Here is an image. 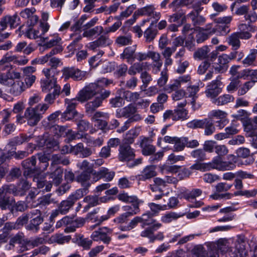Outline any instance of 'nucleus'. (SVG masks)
Returning <instances> with one entry per match:
<instances>
[{"label":"nucleus","instance_id":"obj_41","mask_svg":"<svg viewBox=\"0 0 257 257\" xmlns=\"http://www.w3.org/2000/svg\"><path fill=\"white\" fill-rule=\"evenodd\" d=\"M71 239L70 235H64L61 233H56L53 235L50 240L52 242H57L58 244H62L65 243H68Z\"/></svg>","mask_w":257,"mask_h":257},{"label":"nucleus","instance_id":"obj_32","mask_svg":"<svg viewBox=\"0 0 257 257\" xmlns=\"http://www.w3.org/2000/svg\"><path fill=\"white\" fill-rule=\"evenodd\" d=\"M154 22H152L150 26L144 32V36L145 38L146 42L150 43L154 40L157 35L158 31L156 29H153V27L155 24Z\"/></svg>","mask_w":257,"mask_h":257},{"label":"nucleus","instance_id":"obj_55","mask_svg":"<svg viewBox=\"0 0 257 257\" xmlns=\"http://www.w3.org/2000/svg\"><path fill=\"white\" fill-rule=\"evenodd\" d=\"M62 176L63 170L61 168H57L55 171L50 175L54 183L57 186L61 183L62 180Z\"/></svg>","mask_w":257,"mask_h":257},{"label":"nucleus","instance_id":"obj_9","mask_svg":"<svg viewBox=\"0 0 257 257\" xmlns=\"http://www.w3.org/2000/svg\"><path fill=\"white\" fill-rule=\"evenodd\" d=\"M112 232V229L107 227H102L93 231L91 235V238L94 241H102L104 243L108 244L111 240L109 235Z\"/></svg>","mask_w":257,"mask_h":257},{"label":"nucleus","instance_id":"obj_21","mask_svg":"<svg viewBox=\"0 0 257 257\" xmlns=\"http://www.w3.org/2000/svg\"><path fill=\"white\" fill-rule=\"evenodd\" d=\"M70 221L69 225L64 229L66 233H70L74 232L76 228L81 227L84 225L85 220L82 217H77L75 219L69 217Z\"/></svg>","mask_w":257,"mask_h":257},{"label":"nucleus","instance_id":"obj_4","mask_svg":"<svg viewBox=\"0 0 257 257\" xmlns=\"http://www.w3.org/2000/svg\"><path fill=\"white\" fill-rule=\"evenodd\" d=\"M28 62V59L25 57L14 55L11 52H7L0 60V71H4L8 64L11 63L19 65H24ZM6 72H0V73H6Z\"/></svg>","mask_w":257,"mask_h":257},{"label":"nucleus","instance_id":"obj_37","mask_svg":"<svg viewBox=\"0 0 257 257\" xmlns=\"http://www.w3.org/2000/svg\"><path fill=\"white\" fill-rule=\"evenodd\" d=\"M97 212V209H95L93 211L88 213L87 215L88 218L92 220L93 222H95L96 225L100 224L103 221L107 220L110 217V216L107 213L106 214L101 216H95L94 215L96 214Z\"/></svg>","mask_w":257,"mask_h":257},{"label":"nucleus","instance_id":"obj_61","mask_svg":"<svg viewBox=\"0 0 257 257\" xmlns=\"http://www.w3.org/2000/svg\"><path fill=\"white\" fill-rule=\"evenodd\" d=\"M123 97L127 101L135 102L140 97V93L138 92H131L125 91L123 92Z\"/></svg>","mask_w":257,"mask_h":257},{"label":"nucleus","instance_id":"obj_18","mask_svg":"<svg viewBox=\"0 0 257 257\" xmlns=\"http://www.w3.org/2000/svg\"><path fill=\"white\" fill-rule=\"evenodd\" d=\"M24 117L27 121L28 124L32 126L37 125L41 119L40 115L33 107H28L26 109Z\"/></svg>","mask_w":257,"mask_h":257},{"label":"nucleus","instance_id":"obj_38","mask_svg":"<svg viewBox=\"0 0 257 257\" xmlns=\"http://www.w3.org/2000/svg\"><path fill=\"white\" fill-rule=\"evenodd\" d=\"M135 51L136 47L135 46L126 47L121 55V57L123 59H127L128 62L132 63L135 61L134 53Z\"/></svg>","mask_w":257,"mask_h":257},{"label":"nucleus","instance_id":"obj_5","mask_svg":"<svg viewBox=\"0 0 257 257\" xmlns=\"http://www.w3.org/2000/svg\"><path fill=\"white\" fill-rule=\"evenodd\" d=\"M137 112V108L132 104H129L123 108L117 109L115 116L117 118H128V119H131L132 122L139 121L142 120L143 117Z\"/></svg>","mask_w":257,"mask_h":257},{"label":"nucleus","instance_id":"obj_11","mask_svg":"<svg viewBox=\"0 0 257 257\" xmlns=\"http://www.w3.org/2000/svg\"><path fill=\"white\" fill-rule=\"evenodd\" d=\"M78 101L76 97L75 98L69 99H65V102L66 105V110L62 114V118L65 120L71 119L75 117L77 112L75 107L77 105Z\"/></svg>","mask_w":257,"mask_h":257},{"label":"nucleus","instance_id":"obj_29","mask_svg":"<svg viewBox=\"0 0 257 257\" xmlns=\"http://www.w3.org/2000/svg\"><path fill=\"white\" fill-rule=\"evenodd\" d=\"M50 37L52 38L50 40H48V37L43 38V41L45 42L44 47L46 48H50L55 46H57L56 47L60 46L59 44L61 43L62 39L59 37L58 34L56 33L51 35Z\"/></svg>","mask_w":257,"mask_h":257},{"label":"nucleus","instance_id":"obj_36","mask_svg":"<svg viewBox=\"0 0 257 257\" xmlns=\"http://www.w3.org/2000/svg\"><path fill=\"white\" fill-rule=\"evenodd\" d=\"M84 142L90 147H99L102 145L104 139L102 137L94 138L93 137L87 136L84 138Z\"/></svg>","mask_w":257,"mask_h":257},{"label":"nucleus","instance_id":"obj_2","mask_svg":"<svg viewBox=\"0 0 257 257\" xmlns=\"http://www.w3.org/2000/svg\"><path fill=\"white\" fill-rule=\"evenodd\" d=\"M228 161H223L222 157L216 156L210 161L212 170H217L219 171H224L233 170L235 168V163L237 158L234 155H229L227 156Z\"/></svg>","mask_w":257,"mask_h":257},{"label":"nucleus","instance_id":"obj_40","mask_svg":"<svg viewBox=\"0 0 257 257\" xmlns=\"http://www.w3.org/2000/svg\"><path fill=\"white\" fill-rule=\"evenodd\" d=\"M142 219V218H140V216H136L129 222L127 225H120L119 228L122 231H130L135 228L139 223H141Z\"/></svg>","mask_w":257,"mask_h":257},{"label":"nucleus","instance_id":"obj_12","mask_svg":"<svg viewBox=\"0 0 257 257\" xmlns=\"http://www.w3.org/2000/svg\"><path fill=\"white\" fill-rule=\"evenodd\" d=\"M118 158L119 161L122 162L130 161L135 157L134 149L131 148L130 145L122 144L120 145L118 149Z\"/></svg>","mask_w":257,"mask_h":257},{"label":"nucleus","instance_id":"obj_57","mask_svg":"<svg viewBox=\"0 0 257 257\" xmlns=\"http://www.w3.org/2000/svg\"><path fill=\"white\" fill-rule=\"evenodd\" d=\"M118 199L124 203H132L135 201H137L139 199L136 196L128 195V193L125 192H122L119 193L117 196Z\"/></svg>","mask_w":257,"mask_h":257},{"label":"nucleus","instance_id":"obj_33","mask_svg":"<svg viewBox=\"0 0 257 257\" xmlns=\"http://www.w3.org/2000/svg\"><path fill=\"white\" fill-rule=\"evenodd\" d=\"M234 100L233 96L230 94H223L212 100V103L217 106L224 105Z\"/></svg>","mask_w":257,"mask_h":257},{"label":"nucleus","instance_id":"obj_35","mask_svg":"<svg viewBox=\"0 0 257 257\" xmlns=\"http://www.w3.org/2000/svg\"><path fill=\"white\" fill-rule=\"evenodd\" d=\"M162 226V224L160 223L157 222L154 224V225L148 227L144 230L141 232V236L143 237H147L150 239V241L151 242V239L153 238L154 232Z\"/></svg>","mask_w":257,"mask_h":257},{"label":"nucleus","instance_id":"obj_22","mask_svg":"<svg viewBox=\"0 0 257 257\" xmlns=\"http://www.w3.org/2000/svg\"><path fill=\"white\" fill-rule=\"evenodd\" d=\"M150 58L153 60L152 71L154 73L157 74L160 71L163 65L160 54L156 52L150 51Z\"/></svg>","mask_w":257,"mask_h":257},{"label":"nucleus","instance_id":"obj_43","mask_svg":"<svg viewBox=\"0 0 257 257\" xmlns=\"http://www.w3.org/2000/svg\"><path fill=\"white\" fill-rule=\"evenodd\" d=\"M75 242L80 246H82L85 249H88L92 245V241L91 240L84 238L80 234L76 235Z\"/></svg>","mask_w":257,"mask_h":257},{"label":"nucleus","instance_id":"obj_63","mask_svg":"<svg viewBox=\"0 0 257 257\" xmlns=\"http://www.w3.org/2000/svg\"><path fill=\"white\" fill-rule=\"evenodd\" d=\"M112 83V81L111 80H108L105 78H101L97 79L95 82L93 83H95V84L97 86V88L98 89V91L99 93H103L102 88L104 87H106L108 86L109 84H111Z\"/></svg>","mask_w":257,"mask_h":257},{"label":"nucleus","instance_id":"obj_51","mask_svg":"<svg viewBox=\"0 0 257 257\" xmlns=\"http://www.w3.org/2000/svg\"><path fill=\"white\" fill-rule=\"evenodd\" d=\"M204 135L211 136L215 132V126L214 125L212 120L209 118H206L205 122L204 124Z\"/></svg>","mask_w":257,"mask_h":257},{"label":"nucleus","instance_id":"obj_13","mask_svg":"<svg viewBox=\"0 0 257 257\" xmlns=\"http://www.w3.org/2000/svg\"><path fill=\"white\" fill-rule=\"evenodd\" d=\"M29 216L30 221L26 228L28 230H38L39 225L43 221L40 211L38 209L34 210L29 213Z\"/></svg>","mask_w":257,"mask_h":257},{"label":"nucleus","instance_id":"obj_34","mask_svg":"<svg viewBox=\"0 0 257 257\" xmlns=\"http://www.w3.org/2000/svg\"><path fill=\"white\" fill-rule=\"evenodd\" d=\"M184 215L183 213H176L175 212H170L164 214L161 218V220L164 223H169L173 221L176 220L179 218L182 217Z\"/></svg>","mask_w":257,"mask_h":257},{"label":"nucleus","instance_id":"obj_53","mask_svg":"<svg viewBox=\"0 0 257 257\" xmlns=\"http://www.w3.org/2000/svg\"><path fill=\"white\" fill-rule=\"evenodd\" d=\"M193 257H210L208 251L201 245L195 246L192 250Z\"/></svg>","mask_w":257,"mask_h":257},{"label":"nucleus","instance_id":"obj_64","mask_svg":"<svg viewBox=\"0 0 257 257\" xmlns=\"http://www.w3.org/2000/svg\"><path fill=\"white\" fill-rule=\"evenodd\" d=\"M52 132L57 137H65L67 129L63 126L54 125L51 128Z\"/></svg>","mask_w":257,"mask_h":257},{"label":"nucleus","instance_id":"obj_58","mask_svg":"<svg viewBox=\"0 0 257 257\" xmlns=\"http://www.w3.org/2000/svg\"><path fill=\"white\" fill-rule=\"evenodd\" d=\"M229 32L230 29L228 25L217 24L215 27V29L212 31V33H216L217 35L220 36H225Z\"/></svg>","mask_w":257,"mask_h":257},{"label":"nucleus","instance_id":"obj_60","mask_svg":"<svg viewBox=\"0 0 257 257\" xmlns=\"http://www.w3.org/2000/svg\"><path fill=\"white\" fill-rule=\"evenodd\" d=\"M140 218L143 219L142 221L141 222L143 227L148 225H151L152 226L154 225V224L157 223L155 220L153 219L150 216V213H144L142 216H140Z\"/></svg>","mask_w":257,"mask_h":257},{"label":"nucleus","instance_id":"obj_14","mask_svg":"<svg viewBox=\"0 0 257 257\" xmlns=\"http://www.w3.org/2000/svg\"><path fill=\"white\" fill-rule=\"evenodd\" d=\"M36 11L34 8H25L20 12V15L27 21L28 26H33L39 21V17L36 14Z\"/></svg>","mask_w":257,"mask_h":257},{"label":"nucleus","instance_id":"obj_24","mask_svg":"<svg viewBox=\"0 0 257 257\" xmlns=\"http://www.w3.org/2000/svg\"><path fill=\"white\" fill-rule=\"evenodd\" d=\"M143 201L140 200H138L137 201L132 202V205H127L123 206L122 208L124 213L129 216H134L140 213V205L142 203Z\"/></svg>","mask_w":257,"mask_h":257},{"label":"nucleus","instance_id":"obj_3","mask_svg":"<svg viewBox=\"0 0 257 257\" xmlns=\"http://www.w3.org/2000/svg\"><path fill=\"white\" fill-rule=\"evenodd\" d=\"M95 83H90L83 87L77 93L76 99L80 102H84L100 94Z\"/></svg>","mask_w":257,"mask_h":257},{"label":"nucleus","instance_id":"obj_45","mask_svg":"<svg viewBox=\"0 0 257 257\" xmlns=\"http://www.w3.org/2000/svg\"><path fill=\"white\" fill-rule=\"evenodd\" d=\"M228 113L223 110L220 109H213L210 111L208 114L209 119L212 120L213 119H220L227 117Z\"/></svg>","mask_w":257,"mask_h":257},{"label":"nucleus","instance_id":"obj_31","mask_svg":"<svg viewBox=\"0 0 257 257\" xmlns=\"http://www.w3.org/2000/svg\"><path fill=\"white\" fill-rule=\"evenodd\" d=\"M62 50L63 48L62 46L56 47L52 49L49 53L38 59V63L43 64L48 61L49 62L50 58L52 56L62 52Z\"/></svg>","mask_w":257,"mask_h":257},{"label":"nucleus","instance_id":"obj_52","mask_svg":"<svg viewBox=\"0 0 257 257\" xmlns=\"http://www.w3.org/2000/svg\"><path fill=\"white\" fill-rule=\"evenodd\" d=\"M248 26L245 24H241L238 26L239 32H236L239 39L247 40L251 38V35L247 31H244L248 30Z\"/></svg>","mask_w":257,"mask_h":257},{"label":"nucleus","instance_id":"obj_8","mask_svg":"<svg viewBox=\"0 0 257 257\" xmlns=\"http://www.w3.org/2000/svg\"><path fill=\"white\" fill-rule=\"evenodd\" d=\"M110 94L108 90H104L103 93H100L96 96L93 100L88 102L85 104L86 111L88 113H92L97 108L100 107L102 103V101L105 98L108 97Z\"/></svg>","mask_w":257,"mask_h":257},{"label":"nucleus","instance_id":"obj_28","mask_svg":"<svg viewBox=\"0 0 257 257\" xmlns=\"http://www.w3.org/2000/svg\"><path fill=\"white\" fill-rule=\"evenodd\" d=\"M11 243L18 244V248H19V251L24 252L32 249L30 244L28 240H22V237L21 235H17L12 238Z\"/></svg>","mask_w":257,"mask_h":257},{"label":"nucleus","instance_id":"obj_6","mask_svg":"<svg viewBox=\"0 0 257 257\" xmlns=\"http://www.w3.org/2000/svg\"><path fill=\"white\" fill-rule=\"evenodd\" d=\"M155 8L153 5H148L142 8L138 9L134 14L133 19H130L127 21L128 23L130 24H133L136 20V14L141 16H147L150 17V19H153L154 23H157V21L161 18V14L160 12H156Z\"/></svg>","mask_w":257,"mask_h":257},{"label":"nucleus","instance_id":"obj_44","mask_svg":"<svg viewBox=\"0 0 257 257\" xmlns=\"http://www.w3.org/2000/svg\"><path fill=\"white\" fill-rule=\"evenodd\" d=\"M227 42L233 50H237L240 47V42L237 33H233L229 36Z\"/></svg>","mask_w":257,"mask_h":257},{"label":"nucleus","instance_id":"obj_17","mask_svg":"<svg viewBox=\"0 0 257 257\" xmlns=\"http://www.w3.org/2000/svg\"><path fill=\"white\" fill-rule=\"evenodd\" d=\"M115 173L113 171L104 167L100 168L97 171L93 170V181H97L101 178H104L107 181H110L114 176Z\"/></svg>","mask_w":257,"mask_h":257},{"label":"nucleus","instance_id":"obj_7","mask_svg":"<svg viewBox=\"0 0 257 257\" xmlns=\"http://www.w3.org/2000/svg\"><path fill=\"white\" fill-rule=\"evenodd\" d=\"M63 77L67 80L69 78L74 81H80L86 78L87 72L81 71L75 67H65L62 70Z\"/></svg>","mask_w":257,"mask_h":257},{"label":"nucleus","instance_id":"obj_27","mask_svg":"<svg viewBox=\"0 0 257 257\" xmlns=\"http://www.w3.org/2000/svg\"><path fill=\"white\" fill-rule=\"evenodd\" d=\"M56 87H61L57 83L55 78L51 79H44L41 81V87L43 92L47 93L52 89L55 90Z\"/></svg>","mask_w":257,"mask_h":257},{"label":"nucleus","instance_id":"obj_16","mask_svg":"<svg viewBox=\"0 0 257 257\" xmlns=\"http://www.w3.org/2000/svg\"><path fill=\"white\" fill-rule=\"evenodd\" d=\"M93 170H91L83 171L76 177L77 182L80 183L84 188L88 189L91 184L96 182L93 181Z\"/></svg>","mask_w":257,"mask_h":257},{"label":"nucleus","instance_id":"obj_1","mask_svg":"<svg viewBox=\"0 0 257 257\" xmlns=\"http://www.w3.org/2000/svg\"><path fill=\"white\" fill-rule=\"evenodd\" d=\"M24 82L22 74L16 69L9 70L6 73H0V84L10 88L9 93L15 96L20 95L27 89L32 86L36 77L35 75L24 76Z\"/></svg>","mask_w":257,"mask_h":257},{"label":"nucleus","instance_id":"obj_42","mask_svg":"<svg viewBox=\"0 0 257 257\" xmlns=\"http://www.w3.org/2000/svg\"><path fill=\"white\" fill-rule=\"evenodd\" d=\"M74 203L71 199V198L69 197L66 200L62 201L59 206V211L62 214H66L69 210V209L73 206Z\"/></svg>","mask_w":257,"mask_h":257},{"label":"nucleus","instance_id":"obj_25","mask_svg":"<svg viewBox=\"0 0 257 257\" xmlns=\"http://www.w3.org/2000/svg\"><path fill=\"white\" fill-rule=\"evenodd\" d=\"M140 146L142 149V154L144 156L152 155L156 151V147L151 144V142L147 138H144L141 140Z\"/></svg>","mask_w":257,"mask_h":257},{"label":"nucleus","instance_id":"obj_50","mask_svg":"<svg viewBox=\"0 0 257 257\" xmlns=\"http://www.w3.org/2000/svg\"><path fill=\"white\" fill-rule=\"evenodd\" d=\"M210 50L209 47L207 46H203L197 51L194 53V58L195 59H198L200 60L204 59L207 57L208 54L210 52Z\"/></svg>","mask_w":257,"mask_h":257},{"label":"nucleus","instance_id":"obj_62","mask_svg":"<svg viewBox=\"0 0 257 257\" xmlns=\"http://www.w3.org/2000/svg\"><path fill=\"white\" fill-rule=\"evenodd\" d=\"M191 156L199 161H202L206 159L205 152L201 149L193 150L191 153Z\"/></svg>","mask_w":257,"mask_h":257},{"label":"nucleus","instance_id":"obj_20","mask_svg":"<svg viewBox=\"0 0 257 257\" xmlns=\"http://www.w3.org/2000/svg\"><path fill=\"white\" fill-rule=\"evenodd\" d=\"M36 159L34 156L22 162V165L25 169L24 171L25 176H31L35 173L36 170H38V167L36 166Z\"/></svg>","mask_w":257,"mask_h":257},{"label":"nucleus","instance_id":"obj_56","mask_svg":"<svg viewBox=\"0 0 257 257\" xmlns=\"http://www.w3.org/2000/svg\"><path fill=\"white\" fill-rule=\"evenodd\" d=\"M139 135L138 130L136 128L130 130L125 134L124 140L125 144H131L134 142V139Z\"/></svg>","mask_w":257,"mask_h":257},{"label":"nucleus","instance_id":"obj_47","mask_svg":"<svg viewBox=\"0 0 257 257\" xmlns=\"http://www.w3.org/2000/svg\"><path fill=\"white\" fill-rule=\"evenodd\" d=\"M103 31L102 27L100 26H96L93 28H90L84 31L83 36L84 37H91L96 35H99Z\"/></svg>","mask_w":257,"mask_h":257},{"label":"nucleus","instance_id":"obj_23","mask_svg":"<svg viewBox=\"0 0 257 257\" xmlns=\"http://www.w3.org/2000/svg\"><path fill=\"white\" fill-rule=\"evenodd\" d=\"M156 167L154 165L146 166L138 175V178L141 181H146L157 175Z\"/></svg>","mask_w":257,"mask_h":257},{"label":"nucleus","instance_id":"obj_19","mask_svg":"<svg viewBox=\"0 0 257 257\" xmlns=\"http://www.w3.org/2000/svg\"><path fill=\"white\" fill-rule=\"evenodd\" d=\"M220 85L221 82L219 80L217 79L213 80L207 86V89L205 90L206 96L213 98L217 96L221 92Z\"/></svg>","mask_w":257,"mask_h":257},{"label":"nucleus","instance_id":"obj_39","mask_svg":"<svg viewBox=\"0 0 257 257\" xmlns=\"http://www.w3.org/2000/svg\"><path fill=\"white\" fill-rule=\"evenodd\" d=\"M173 120H186L188 118V111L185 108H176L174 109Z\"/></svg>","mask_w":257,"mask_h":257},{"label":"nucleus","instance_id":"obj_15","mask_svg":"<svg viewBox=\"0 0 257 257\" xmlns=\"http://www.w3.org/2000/svg\"><path fill=\"white\" fill-rule=\"evenodd\" d=\"M30 187V185L28 182L26 180H23L17 186L13 184L9 185L8 189L10 191V194L15 196H23Z\"/></svg>","mask_w":257,"mask_h":257},{"label":"nucleus","instance_id":"obj_46","mask_svg":"<svg viewBox=\"0 0 257 257\" xmlns=\"http://www.w3.org/2000/svg\"><path fill=\"white\" fill-rule=\"evenodd\" d=\"M109 117V114L106 112L96 111L92 117L93 120L97 121L101 123V125L99 126L100 128H103L107 125V122L105 121H103L100 119L101 118L107 119Z\"/></svg>","mask_w":257,"mask_h":257},{"label":"nucleus","instance_id":"obj_10","mask_svg":"<svg viewBox=\"0 0 257 257\" xmlns=\"http://www.w3.org/2000/svg\"><path fill=\"white\" fill-rule=\"evenodd\" d=\"M20 18L17 14L6 15L0 19V32L5 30L8 26L11 29L16 28L19 24Z\"/></svg>","mask_w":257,"mask_h":257},{"label":"nucleus","instance_id":"obj_26","mask_svg":"<svg viewBox=\"0 0 257 257\" xmlns=\"http://www.w3.org/2000/svg\"><path fill=\"white\" fill-rule=\"evenodd\" d=\"M230 56L226 54H222L219 56L216 63L217 66L215 67V69L221 73L226 71L228 68V63L230 61Z\"/></svg>","mask_w":257,"mask_h":257},{"label":"nucleus","instance_id":"obj_30","mask_svg":"<svg viewBox=\"0 0 257 257\" xmlns=\"http://www.w3.org/2000/svg\"><path fill=\"white\" fill-rule=\"evenodd\" d=\"M188 91L190 92L189 96L192 97L190 102V104L192 105V109L193 111H195L201 107V104L196 102V100L197 98L196 94L199 91V87L197 86H193L189 88Z\"/></svg>","mask_w":257,"mask_h":257},{"label":"nucleus","instance_id":"obj_54","mask_svg":"<svg viewBox=\"0 0 257 257\" xmlns=\"http://www.w3.org/2000/svg\"><path fill=\"white\" fill-rule=\"evenodd\" d=\"M61 87H56L55 90H54L52 93H48L45 97L44 100L46 104H48L49 105L52 104L54 102L56 98L60 94Z\"/></svg>","mask_w":257,"mask_h":257},{"label":"nucleus","instance_id":"obj_59","mask_svg":"<svg viewBox=\"0 0 257 257\" xmlns=\"http://www.w3.org/2000/svg\"><path fill=\"white\" fill-rule=\"evenodd\" d=\"M88 192V189L81 188L77 189L74 193L71 194L69 197L75 203V202L78 199L81 198L84 195H86Z\"/></svg>","mask_w":257,"mask_h":257},{"label":"nucleus","instance_id":"obj_49","mask_svg":"<svg viewBox=\"0 0 257 257\" xmlns=\"http://www.w3.org/2000/svg\"><path fill=\"white\" fill-rule=\"evenodd\" d=\"M257 49H251L249 54L243 60L242 63L245 66L253 64L256 57Z\"/></svg>","mask_w":257,"mask_h":257},{"label":"nucleus","instance_id":"obj_48","mask_svg":"<svg viewBox=\"0 0 257 257\" xmlns=\"http://www.w3.org/2000/svg\"><path fill=\"white\" fill-rule=\"evenodd\" d=\"M174 143V152H181L182 151L187 143V138L186 137H181L178 138L176 137V139Z\"/></svg>","mask_w":257,"mask_h":257}]
</instances>
